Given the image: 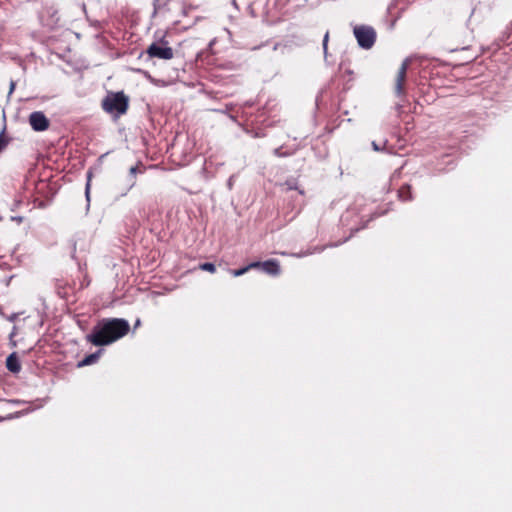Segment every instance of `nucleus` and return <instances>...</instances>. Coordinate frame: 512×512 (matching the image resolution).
Instances as JSON below:
<instances>
[{"label": "nucleus", "mask_w": 512, "mask_h": 512, "mask_svg": "<svg viewBox=\"0 0 512 512\" xmlns=\"http://www.w3.org/2000/svg\"><path fill=\"white\" fill-rule=\"evenodd\" d=\"M136 172H137V167L136 166H133V167L130 168V174L135 175Z\"/></svg>", "instance_id": "nucleus-17"}, {"label": "nucleus", "mask_w": 512, "mask_h": 512, "mask_svg": "<svg viewBox=\"0 0 512 512\" xmlns=\"http://www.w3.org/2000/svg\"><path fill=\"white\" fill-rule=\"evenodd\" d=\"M251 269H254V267H250V264L245 266V267H242L240 269H233V270H230V273L234 276V277H238V276H241L243 274H245L246 272H248L249 270Z\"/></svg>", "instance_id": "nucleus-13"}, {"label": "nucleus", "mask_w": 512, "mask_h": 512, "mask_svg": "<svg viewBox=\"0 0 512 512\" xmlns=\"http://www.w3.org/2000/svg\"><path fill=\"white\" fill-rule=\"evenodd\" d=\"M354 35L360 47L370 49L376 40V32L370 26L360 25L354 28Z\"/></svg>", "instance_id": "nucleus-4"}, {"label": "nucleus", "mask_w": 512, "mask_h": 512, "mask_svg": "<svg viewBox=\"0 0 512 512\" xmlns=\"http://www.w3.org/2000/svg\"><path fill=\"white\" fill-rule=\"evenodd\" d=\"M9 143V138L5 135V131L3 130L0 133V152L3 151Z\"/></svg>", "instance_id": "nucleus-15"}, {"label": "nucleus", "mask_w": 512, "mask_h": 512, "mask_svg": "<svg viewBox=\"0 0 512 512\" xmlns=\"http://www.w3.org/2000/svg\"><path fill=\"white\" fill-rule=\"evenodd\" d=\"M101 107L106 113L123 115L129 108V97L123 91L108 92L102 100Z\"/></svg>", "instance_id": "nucleus-2"}, {"label": "nucleus", "mask_w": 512, "mask_h": 512, "mask_svg": "<svg viewBox=\"0 0 512 512\" xmlns=\"http://www.w3.org/2000/svg\"><path fill=\"white\" fill-rule=\"evenodd\" d=\"M409 64H410L409 60H407V59L404 60L397 71L396 78H395V86H394L395 94L397 96L402 97V96L406 95L405 83H406L407 70H408Z\"/></svg>", "instance_id": "nucleus-6"}, {"label": "nucleus", "mask_w": 512, "mask_h": 512, "mask_svg": "<svg viewBox=\"0 0 512 512\" xmlns=\"http://www.w3.org/2000/svg\"><path fill=\"white\" fill-rule=\"evenodd\" d=\"M275 154H276V155H280V154H279V150H278V149H276V150H275Z\"/></svg>", "instance_id": "nucleus-20"}, {"label": "nucleus", "mask_w": 512, "mask_h": 512, "mask_svg": "<svg viewBox=\"0 0 512 512\" xmlns=\"http://www.w3.org/2000/svg\"><path fill=\"white\" fill-rule=\"evenodd\" d=\"M199 269H201L203 271L210 272V273H215V271H216L215 265L213 263H209V262L201 263L199 265Z\"/></svg>", "instance_id": "nucleus-14"}, {"label": "nucleus", "mask_w": 512, "mask_h": 512, "mask_svg": "<svg viewBox=\"0 0 512 512\" xmlns=\"http://www.w3.org/2000/svg\"><path fill=\"white\" fill-rule=\"evenodd\" d=\"M56 183L46 180H39L34 185V191L41 197H34V208H45L56 193Z\"/></svg>", "instance_id": "nucleus-3"}, {"label": "nucleus", "mask_w": 512, "mask_h": 512, "mask_svg": "<svg viewBox=\"0 0 512 512\" xmlns=\"http://www.w3.org/2000/svg\"><path fill=\"white\" fill-rule=\"evenodd\" d=\"M100 355V351L87 355L80 363L79 366H87L95 363Z\"/></svg>", "instance_id": "nucleus-11"}, {"label": "nucleus", "mask_w": 512, "mask_h": 512, "mask_svg": "<svg viewBox=\"0 0 512 512\" xmlns=\"http://www.w3.org/2000/svg\"><path fill=\"white\" fill-rule=\"evenodd\" d=\"M28 121H29V123L32 125V114H31V115H29V117H28Z\"/></svg>", "instance_id": "nucleus-18"}, {"label": "nucleus", "mask_w": 512, "mask_h": 512, "mask_svg": "<svg viewBox=\"0 0 512 512\" xmlns=\"http://www.w3.org/2000/svg\"><path fill=\"white\" fill-rule=\"evenodd\" d=\"M6 366L9 371L17 373L20 371V362L15 353L8 356L6 360Z\"/></svg>", "instance_id": "nucleus-10"}, {"label": "nucleus", "mask_w": 512, "mask_h": 512, "mask_svg": "<svg viewBox=\"0 0 512 512\" xmlns=\"http://www.w3.org/2000/svg\"><path fill=\"white\" fill-rule=\"evenodd\" d=\"M163 45L159 43L153 42L146 50L149 58H158L162 60H170L174 57V51L167 44L168 42L165 40H161Z\"/></svg>", "instance_id": "nucleus-5"}, {"label": "nucleus", "mask_w": 512, "mask_h": 512, "mask_svg": "<svg viewBox=\"0 0 512 512\" xmlns=\"http://www.w3.org/2000/svg\"><path fill=\"white\" fill-rule=\"evenodd\" d=\"M250 267H254V269L260 268L265 273L272 276H277L280 274V265L276 259H270L264 262H252L250 263Z\"/></svg>", "instance_id": "nucleus-7"}, {"label": "nucleus", "mask_w": 512, "mask_h": 512, "mask_svg": "<svg viewBox=\"0 0 512 512\" xmlns=\"http://www.w3.org/2000/svg\"><path fill=\"white\" fill-rule=\"evenodd\" d=\"M373 146H374V149H375V150H378V147L376 146V144H375V143H373Z\"/></svg>", "instance_id": "nucleus-19"}, {"label": "nucleus", "mask_w": 512, "mask_h": 512, "mask_svg": "<svg viewBox=\"0 0 512 512\" xmlns=\"http://www.w3.org/2000/svg\"><path fill=\"white\" fill-rule=\"evenodd\" d=\"M328 39H329V33L327 32L325 34V36H324V39H323V49H324V52H326V50H327Z\"/></svg>", "instance_id": "nucleus-16"}, {"label": "nucleus", "mask_w": 512, "mask_h": 512, "mask_svg": "<svg viewBox=\"0 0 512 512\" xmlns=\"http://www.w3.org/2000/svg\"><path fill=\"white\" fill-rule=\"evenodd\" d=\"M49 125L50 121L43 112H34V131H45Z\"/></svg>", "instance_id": "nucleus-8"}, {"label": "nucleus", "mask_w": 512, "mask_h": 512, "mask_svg": "<svg viewBox=\"0 0 512 512\" xmlns=\"http://www.w3.org/2000/svg\"><path fill=\"white\" fill-rule=\"evenodd\" d=\"M398 197L404 202L413 200L412 187L409 184L402 185L398 190Z\"/></svg>", "instance_id": "nucleus-9"}, {"label": "nucleus", "mask_w": 512, "mask_h": 512, "mask_svg": "<svg viewBox=\"0 0 512 512\" xmlns=\"http://www.w3.org/2000/svg\"><path fill=\"white\" fill-rule=\"evenodd\" d=\"M13 88H14V84L11 83V90H10V92L13 90Z\"/></svg>", "instance_id": "nucleus-21"}, {"label": "nucleus", "mask_w": 512, "mask_h": 512, "mask_svg": "<svg viewBox=\"0 0 512 512\" xmlns=\"http://www.w3.org/2000/svg\"><path fill=\"white\" fill-rule=\"evenodd\" d=\"M130 331L127 320L122 318H104L100 320L86 336L87 342L94 346H107L126 336Z\"/></svg>", "instance_id": "nucleus-1"}, {"label": "nucleus", "mask_w": 512, "mask_h": 512, "mask_svg": "<svg viewBox=\"0 0 512 512\" xmlns=\"http://www.w3.org/2000/svg\"><path fill=\"white\" fill-rule=\"evenodd\" d=\"M283 185L287 187V190H297L301 195H304V190L299 189L296 179L287 180Z\"/></svg>", "instance_id": "nucleus-12"}]
</instances>
